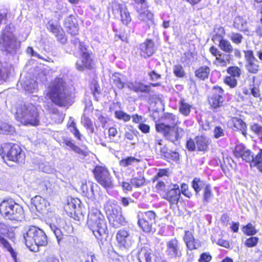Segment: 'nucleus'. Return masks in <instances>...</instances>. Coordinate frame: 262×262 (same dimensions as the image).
<instances>
[{"instance_id": "1", "label": "nucleus", "mask_w": 262, "mask_h": 262, "mask_svg": "<svg viewBox=\"0 0 262 262\" xmlns=\"http://www.w3.org/2000/svg\"><path fill=\"white\" fill-rule=\"evenodd\" d=\"M47 95L53 103L60 107H68L73 103L71 92L62 78H55L51 82Z\"/></svg>"}, {"instance_id": "2", "label": "nucleus", "mask_w": 262, "mask_h": 262, "mask_svg": "<svg viewBox=\"0 0 262 262\" xmlns=\"http://www.w3.org/2000/svg\"><path fill=\"white\" fill-rule=\"evenodd\" d=\"M14 111L15 119L21 124L32 126L39 124V113L35 105L32 103L17 104Z\"/></svg>"}, {"instance_id": "3", "label": "nucleus", "mask_w": 262, "mask_h": 262, "mask_svg": "<svg viewBox=\"0 0 262 262\" xmlns=\"http://www.w3.org/2000/svg\"><path fill=\"white\" fill-rule=\"evenodd\" d=\"M87 224L98 239L106 237L107 228L103 215L98 210L92 209L88 216Z\"/></svg>"}, {"instance_id": "4", "label": "nucleus", "mask_w": 262, "mask_h": 262, "mask_svg": "<svg viewBox=\"0 0 262 262\" xmlns=\"http://www.w3.org/2000/svg\"><path fill=\"white\" fill-rule=\"evenodd\" d=\"M0 213L5 219L11 221H21L25 217L23 207L11 199L1 202Z\"/></svg>"}, {"instance_id": "5", "label": "nucleus", "mask_w": 262, "mask_h": 262, "mask_svg": "<svg viewBox=\"0 0 262 262\" xmlns=\"http://www.w3.org/2000/svg\"><path fill=\"white\" fill-rule=\"evenodd\" d=\"M20 42L14 36L10 27L6 26L0 36V49L7 54H15L19 49Z\"/></svg>"}, {"instance_id": "6", "label": "nucleus", "mask_w": 262, "mask_h": 262, "mask_svg": "<svg viewBox=\"0 0 262 262\" xmlns=\"http://www.w3.org/2000/svg\"><path fill=\"white\" fill-rule=\"evenodd\" d=\"M24 238L28 247H30L33 243L38 247L45 246L48 244L47 236L45 232L34 226L25 228Z\"/></svg>"}, {"instance_id": "7", "label": "nucleus", "mask_w": 262, "mask_h": 262, "mask_svg": "<svg viewBox=\"0 0 262 262\" xmlns=\"http://www.w3.org/2000/svg\"><path fill=\"white\" fill-rule=\"evenodd\" d=\"M109 222L113 227L118 228L125 223L121 208L113 200H108L104 205Z\"/></svg>"}, {"instance_id": "8", "label": "nucleus", "mask_w": 262, "mask_h": 262, "mask_svg": "<svg viewBox=\"0 0 262 262\" xmlns=\"http://www.w3.org/2000/svg\"><path fill=\"white\" fill-rule=\"evenodd\" d=\"M0 154L4 159L18 163H23L25 158V153L20 147L11 143L3 144L0 149Z\"/></svg>"}, {"instance_id": "9", "label": "nucleus", "mask_w": 262, "mask_h": 262, "mask_svg": "<svg viewBox=\"0 0 262 262\" xmlns=\"http://www.w3.org/2000/svg\"><path fill=\"white\" fill-rule=\"evenodd\" d=\"M156 129L158 132L162 134L167 140L176 144L184 135V130L182 128L171 126L164 123L156 124Z\"/></svg>"}, {"instance_id": "10", "label": "nucleus", "mask_w": 262, "mask_h": 262, "mask_svg": "<svg viewBox=\"0 0 262 262\" xmlns=\"http://www.w3.org/2000/svg\"><path fill=\"white\" fill-rule=\"evenodd\" d=\"M93 173L98 183L105 189L113 188L112 177L105 167L96 166L93 170Z\"/></svg>"}, {"instance_id": "11", "label": "nucleus", "mask_w": 262, "mask_h": 262, "mask_svg": "<svg viewBox=\"0 0 262 262\" xmlns=\"http://www.w3.org/2000/svg\"><path fill=\"white\" fill-rule=\"evenodd\" d=\"M156 216L152 211H146L138 215V224L144 232L149 233L154 231L152 226L156 223Z\"/></svg>"}, {"instance_id": "12", "label": "nucleus", "mask_w": 262, "mask_h": 262, "mask_svg": "<svg viewBox=\"0 0 262 262\" xmlns=\"http://www.w3.org/2000/svg\"><path fill=\"white\" fill-rule=\"evenodd\" d=\"M117 242L121 247L129 249L134 243L133 234L127 229H122L118 231L116 234Z\"/></svg>"}, {"instance_id": "13", "label": "nucleus", "mask_w": 262, "mask_h": 262, "mask_svg": "<svg viewBox=\"0 0 262 262\" xmlns=\"http://www.w3.org/2000/svg\"><path fill=\"white\" fill-rule=\"evenodd\" d=\"M245 67L247 71L250 73L256 74L259 70V62L255 57L252 50L244 51Z\"/></svg>"}, {"instance_id": "14", "label": "nucleus", "mask_w": 262, "mask_h": 262, "mask_svg": "<svg viewBox=\"0 0 262 262\" xmlns=\"http://www.w3.org/2000/svg\"><path fill=\"white\" fill-rule=\"evenodd\" d=\"M80 49L82 51L81 60L77 61L76 64L77 70L82 71L85 68L91 69L92 65V60L86 48L79 42Z\"/></svg>"}, {"instance_id": "15", "label": "nucleus", "mask_w": 262, "mask_h": 262, "mask_svg": "<svg viewBox=\"0 0 262 262\" xmlns=\"http://www.w3.org/2000/svg\"><path fill=\"white\" fill-rule=\"evenodd\" d=\"M224 90L220 86H214L212 90L211 95L209 98V102L214 108L220 107L224 101L223 97Z\"/></svg>"}, {"instance_id": "16", "label": "nucleus", "mask_w": 262, "mask_h": 262, "mask_svg": "<svg viewBox=\"0 0 262 262\" xmlns=\"http://www.w3.org/2000/svg\"><path fill=\"white\" fill-rule=\"evenodd\" d=\"M166 255L170 258H176L181 256V251L179 241L173 238L166 242Z\"/></svg>"}, {"instance_id": "17", "label": "nucleus", "mask_w": 262, "mask_h": 262, "mask_svg": "<svg viewBox=\"0 0 262 262\" xmlns=\"http://www.w3.org/2000/svg\"><path fill=\"white\" fill-rule=\"evenodd\" d=\"M79 200L75 199L68 200L64 206V209L68 215L76 220H79Z\"/></svg>"}, {"instance_id": "18", "label": "nucleus", "mask_w": 262, "mask_h": 262, "mask_svg": "<svg viewBox=\"0 0 262 262\" xmlns=\"http://www.w3.org/2000/svg\"><path fill=\"white\" fill-rule=\"evenodd\" d=\"M234 154L235 157L241 158L243 161L250 164L253 160V153L242 144H238L235 147Z\"/></svg>"}, {"instance_id": "19", "label": "nucleus", "mask_w": 262, "mask_h": 262, "mask_svg": "<svg viewBox=\"0 0 262 262\" xmlns=\"http://www.w3.org/2000/svg\"><path fill=\"white\" fill-rule=\"evenodd\" d=\"M139 50L141 57L144 58H148L156 51L155 43L151 39H147L140 45Z\"/></svg>"}, {"instance_id": "20", "label": "nucleus", "mask_w": 262, "mask_h": 262, "mask_svg": "<svg viewBox=\"0 0 262 262\" xmlns=\"http://www.w3.org/2000/svg\"><path fill=\"white\" fill-rule=\"evenodd\" d=\"M8 231V228L4 223L0 222V244L4 248L9 251L14 259L16 258V253L14 251L13 249L2 235L5 234Z\"/></svg>"}, {"instance_id": "21", "label": "nucleus", "mask_w": 262, "mask_h": 262, "mask_svg": "<svg viewBox=\"0 0 262 262\" xmlns=\"http://www.w3.org/2000/svg\"><path fill=\"white\" fill-rule=\"evenodd\" d=\"M112 7L113 11L117 10L120 12L121 20L124 25H127L131 21L130 15L125 5L115 2L112 3Z\"/></svg>"}, {"instance_id": "22", "label": "nucleus", "mask_w": 262, "mask_h": 262, "mask_svg": "<svg viewBox=\"0 0 262 262\" xmlns=\"http://www.w3.org/2000/svg\"><path fill=\"white\" fill-rule=\"evenodd\" d=\"M138 258L140 262H157L152 250L146 247L141 248L138 251Z\"/></svg>"}, {"instance_id": "23", "label": "nucleus", "mask_w": 262, "mask_h": 262, "mask_svg": "<svg viewBox=\"0 0 262 262\" xmlns=\"http://www.w3.org/2000/svg\"><path fill=\"white\" fill-rule=\"evenodd\" d=\"M181 195L179 187L178 185H173V188L170 189L163 196V198L167 200L170 205L177 204Z\"/></svg>"}, {"instance_id": "24", "label": "nucleus", "mask_w": 262, "mask_h": 262, "mask_svg": "<svg viewBox=\"0 0 262 262\" xmlns=\"http://www.w3.org/2000/svg\"><path fill=\"white\" fill-rule=\"evenodd\" d=\"M212 40L215 43L218 42L220 48L226 53L230 54L233 52V48L230 42L224 39L222 35H214L212 37Z\"/></svg>"}, {"instance_id": "25", "label": "nucleus", "mask_w": 262, "mask_h": 262, "mask_svg": "<svg viewBox=\"0 0 262 262\" xmlns=\"http://www.w3.org/2000/svg\"><path fill=\"white\" fill-rule=\"evenodd\" d=\"M48 29L55 36L58 41L63 44L66 42L67 38L65 33L60 26L49 23Z\"/></svg>"}, {"instance_id": "26", "label": "nucleus", "mask_w": 262, "mask_h": 262, "mask_svg": "<svg viewBox=\"0 0 262 262\" xmlns=\"http://www.w3.org/2000/svg\"><path fill=\"white\" fill-rule=\"evenodd\" d=\"M233 26L238 31L242 32L247 35H249L248 21L243 17L236 16L234 19Z\"/></svg>"}, {"instance_id": "27", "label": "nucleus", "mask_w": 262, "mask_h": 262, "mask_svg": "<svg viewBox=\"0 0 262 262\" xmlns=\"http://www.w3.org/2000/svg\"><path fill=\"white\" fill-rule=\"evenodd\" d=\"M64 25L67 28L68 32L72 35H75L78 33V25L76 19L73 15H70L65 19Z\"/></svg>"}, {"instance_id": "28", "label": "nucleus", "mask_w": 262, "mask_h": 262, "mask_svg": "<svg viewBox=\"0 0 262 262\" xmlns=\"http://www.w3.org/2000/svg\"><path fill=\"white\" fill-rule=\"evenodd\" d=\"M138 17L140 20L144 22L148 28L155 27L154 15L149 11L146 10L141 12L138 15Z\"/></svg>"}, {"instance_id": "29", "label": "nucleus", "mask_w": 262, "mask_h": 262, "mask_svg": "<svg viewBox=\"0 0 262 262\" xmlns=\"http://www.w3.org/2000/svg\"><path fill=\"white\" fill-rule=\"evenodd\" d=\"M194 140H195L196 148L198 150L205 151L208 150L210 143V140L208 137L198 136L195 138Z\"/></svg>"}, {"instance_id": "30", "label": "nucleus", "mask_w": 262, "mask_h": 262, "mask_svg": "<svg viewBox=\"0 0 262 262\" xmlns=\"http://www.w3.org/2000/svg\"><path fill=\"white\" fill-rule=\"evenodd\" d=\"M232 59V56L229 54L221 53L220 54L213 63L217 67H226L229 64Z\"/></svg>"}, {"instance_id": "31", "label": "nucleus", "mask_w": 262, "mask_h": 262, "mask_svg": "<svg viewBox=\"0 0 262 262\" xmlns=\"http://www.w3.org/2000/svg\"><path fill=\"white\" fill-rule=\"evenodd\" d=\"M128 88L135 92L148 93L149 92V85H145L139 82H129L127 84Z\"/></svg>"}, {"instance_id": "32", "label": "nucleus", "mask_w": 262, "mask_h": 262, "mask_svg": "<svg viewBox=\"0 0 262 262\" xmlns=\"http://www.w3.org/2000/svg\"><path fill=\"white\" fill-rule=\"evenodd\" d=\"M20 84L25 91L29 93L36 92L38 89L37 83L34 79H30L21 81Z\"/></svg>"}, {"instance_id": "33", "label": "nucleus", "mask_w": 262, "mask_h": 262, "mask_svg": "<svg viewBox=\"0 0 262 262\" xmlns=\"http://www.w3.org/2000/svg\"><path fill=\"white\" fill-rule=\"evenodd\" d=\"M210 72V68L206 66H202L195 70V77L202 80H205L209 77Z\"/></svg>"}, {"instance_id": "34", "label": "nucleus", "mask_w": 262, "mask_h": 262, "mask_svg": "<svg viewBox=\"0 0 262 262\" xmlns=\"http://www.w3.org/2000/svg\"><path fill=\"white\" fill-rule=\"evenodd\" d=\"M213 198V194L212 193L211 186L209 184H207L203 190V202L204 204L210 202Z\"/></svg>"}, {"instance_id": "35", "label": "nucleus", "mask_w": 262, "mask_h": 262, "mask_svg": "<svg viewBox=\"0 0 262 262\" xmlns=\"http://www.w3.org/2000/svg\"><path fill=\"white\" fill-rule=\"evenodd\" d=\"M192 105L186 102L184 99H181L179 102V111L184 116L189 115Z\"/></svg>"}, {"instance_id": "36", "label": "nucleus", "mask_w": 262, "mask_h": 262, "mask_svg": "<svg viewBox=\"0 0 262 262\" xmlns=\"http://www.w3.org/2000/svg\"><path fill=\"white\" fill-rule=\"evenodd\" d=\"M231 123L233 126V129L244 130L246 128V124L241 118L234 117L231 119Z\"/></svg>"}, {"instance_id": "37", "label": "nucleus", "mask_w": 262, "mask_h": 262, "mask_svg": "<svg viewBox=\"0 0 262 262\" xmlns=\"http://www.w3.org/2000/svg\"><path fill=\"white\" fill-rule=\"evenodd\" d=\"M140 162V160L133 157H127L124 159H122L119 162L121 166L126 167L130 165H133L135 163H138Z\"/></svg>"}, {"instance_id": "38", "label": "nucleus", "mask_w": 262, "mask_h": 262, "mask_svg": "<svg viewBox=\"0 0 262 262\" xmlns=\"http://www.w3.org/2000/svg\"><path fill=\"white\" fill-rule=\"evenodd\" d=\"M255 76L252 77V83L250 84L251 94L255 98H258L260 96V90L258 84L255 83Z\"/></svg>"}, {"instance_id": "39", "label": "nucleus", "mask_w": 262, "mask_h": 262, "mask_svg": "<svg viewBox=\"0 0 262 262\" xmlns=\"http://www.w3.org/2000/svg\"><path fill=\"white\" fill-rule=\"evenodd\" d=\"M81 123L86 129L90 130L91 134H93L94 132L93 122L90 118L85 115H83L81 117Z\"/></svg>"}, {"instance_id": "40", "label": "nucleus", "mask_w": 262, "mask_h": 262, "mask_svg": "<svg viewBox=\"0 0 262 262\" xmlns=\"http://www.w3.org/2000/svg\"><path fill=\"white\" fill-rule=\"evenodd\" d=\"M207 184L199 178H195L192 182V186L196 193H199Z\"/></svg>"}, {"instance_id": "41", "label": "nucleus", "mask_w": 262, "mask_h": 262, "mask_svg": "<svg viewBox=\"0 0 262 262\" xmlns=\"http://www.w3.org/2000/svg\"><path fill=\"white\" fill-rule=\"evenodd\" d=\"M50 227L51 230L55 234L58 245H60V241L63 239V234L61 229L54 224H50Z\"/></svg>"}, {"instance_id": "42", "label": "nucleus", "mask_w": 262, "mask_h": 262, "mask_svg": "<svg viewBox=\"0 0 262 262\" xmlns=\"http://www.w3.org/2000/svg\"><path fill=\"white\" fill-rule=\"evenodd\" d=\"M227 72L230 76L238 78L242 75V70L237 66H231L227 69Z\"/></svg>"}, {"instance_id": "43", "label": "nucleus", "mask_w": 262, "mask_h": 262, "mask_svg": "<svg viewBox=\"0 0 262 262\" xmlns=\"http://www.w3.org/2000/svg\"><path fill=\"white\" fill-rule=\"evenodd\" d=\"M31 203L34 205L37 210H41L45 203V200L39 195H36L31 199Z\"/></svg>"}, {"instance_id": "44", "label": "nucleus", "mask_w": 262, "mask_h": 262, "mask_svg": "<svg viewBox=\"0 0 262 262\" xmlns=\"http://www.w3.org/2000/svg\"><path fill=\"white\" fill-rule=\"evenodd\" d=\"M130 182L133 186L140 187L144 184L145 180L144 176L140 175L138 177L132 178L130 179Z\"/></svg>"}, {"instance_id": "45", "label": "nucleus", "mask_w": 262, "mask_h": 262, "mask_svg": "<svg viewBox=\"0 0 262 262\" xmlns=\"http://www.w3.org/2000/svg\"><path fill=\"white\" fill-rule=\"evenodd\" d=\"M244 234L248 236H253L256 234L257 231L251 223H248L242 228Z\"/></svg>"}, {"instance_id": "46", "label": "nucleus", "mask_w": 262, "mask_h": 262, "mask_svg": "<svg viewBox=\"0 0 262 262\" xmlns=\"http://www.w3.org/2000/svg\"><path fill=\"white\" fill-rule=\"evenodd\" d=\"M164 120L169 126H174L177 124V119L176 116L171 113H166L164 115Z\"/></svg>"}, {"instance_id": "47", "label": "nucleus", "mask_w": 262, "mask_h": 262, "mask_svg": "<svg viewBox=\"0 0 262 262\" xmlns=\"http://www.w3.org/2000/svg\"><path fill=\"white\" fill-rule=\"evenodd\" d=\"M229 37L232 42L236 45L241 44L244 38L241 34L236 32L230 33Z\"/></svg>"}, {"instance_id": "48", "label": "nucleus", "mask_w": 262, "mask_h": 262, "mask_svg": "<svg viewBox=\"0 0 262 262\" xmlns=\"http://www.w3.org/2000/svg\"><path fill=\"white\" fill-rule=\"evenodd\" d=\"M70 132L73 134L74 137L78 140H81V134L76 127V123L72 121L68 126Z\"/></svg>"}, {"instance_id": "49", "label": "nucleus", "mask_w": 262, "mask_h": 262, "mask_svg": "<svg viewBox=\"0 0 262 262\" xmlns=\"http://www.w3.org/2000/svg\"><path fill=\"white\" fill-rule=\"evenodd\" d=\"M14 127L0 120V134H9L13 132Z\"/></svg>"}, {"instance_id": "50", "label": "nucleus", "mask_w": 262, "mask_h": 262, "mask_svg": "<svg viewBox=\"0 0 262 262\" xmlns=\"http://www.w3.org/2000/svg\"><path fill=\"white\" fill-rule=\"evenodd\" d=\"M63 143L67 146L69 147L70 149L74 152L80 154L81 152V149L76 146L71 139H66L63 140Z\"/></svg>"}, {"instance_id": "51", "label": "nucleus", "mask_w": 262, "mask_h": 262, "mask_svg": "<svg viewBox=\"0 0 262 262\" xmlns=\"http://www.w3.org/2000/svg\"><path fill=\"white\" fill-rule=\"evenodd\" d=\"M174 75L179 78H182L185 75V72L183 67L180 64H176L173 67Z\"/></svg>"}, {"instance_id": "52", "label": "nucleus", "mask_w": 262, "mask_h": 262, "mask_svg": "<svg viewBox=\"0 0 262 262\" xmlns=\"http://www.w3.org/2000/svg\"><path fill=\"white\" fill-rule=\"evenodd\" d=\"M115 116L117 119L123 120L124 122L129 121L131 118L129 115L122 111H115Z\"/></svg>"}, {"instance_id": "53", "label": "nucleus", "mask_w": 262, "mask_h": 262, "mask_svg": "<svg viewBox=\"0 0 262 262\" xmlns=\"http://www.w3.org/2000/svg\"><path fill=\"white\" fill-rule=\"evenodd\" d=\"M94 185L91 183L83 184L81 186V189L85 195L92 196L94 195Z\"/></svg>"}, {"instance_id": "54", "label": "nucleus", "mask_w": 262, "mask_h": 262, "mask_svg": "<svg viewBox=\"0 0 262 262\" xmlns=\"http://www.w3.org/2000/svg\"><path fill=\"white\" fill-rule=\"evenodd\" d=\"M224 82L232 89L235 88L237 85V78L230 76H226L224 78Z\"/></svg>"}, {"instance_id": "55", "label": "nucleus", "mask_w": 262, "mask_h": 262, "mask_svg": "<svg viewBox=\"0 0 262 262\" xmlns=\"http://www.w3.org/2000/svg\"><path fill=\"white\" fill-rule=\"evenodd\" d=\"M213 137L215 139H219L225 136V129L220 126H215L213 131Z\"/></svg>"}, {"instance_id": "56", "label": "nucleus", "mask_w": 262, "mask_h": 262, "mask_svg": "<svg viewBox=\"0 0 262 262\" xmlns=\"http://www.w3.org/2000/svg\"><path fill=\"white\" fill-rule=\"evenodd\" d=\"M259 241V238L255 236H252L247 238L245 242V245L247 247L252 248L255 247Z\"/></svg>"}, {"instance_id": "57", "label": "nucleus", "mask_w": 262, "mask_h": 262, "mask_svg": "<svg viewBox=\"0 0 262 262\" xmlns=\"http://www.w3.org/2000/svg\"><path fill=\"white\" fill-rule=\"evenodd\" d=\"M64 115L58 111L54 112L52 115V119L57 123H61L64 119Z\"/></svg>"}, {"instance_id": "58", "label": "nucleus", "mask_w": 262, "mask_h": 262, "mask_svg": "<svg viewBox=\"0 0 262 262\" xmlns=\"http://www.w3.org/2000/svg\"><path fill=\"white\" fill-rule=\"evenodd\" d=\"M169 174V170L168 169H160L157 174L153 178V182L158 181L160 178L163 176H168Z\"/></svg>"}, {"instance_id": "59", "label": "nucleus", "mask_w": 262, "mask_h": 262, "mask_svg": "<svg viewBox=\"0 0 262 262\" xmlns=\"http://www.w3.org/2000/svg\"><path fill=\"white\" fill-rule=\"evenodd\" d=\"M262 162V149L259 150V152L254 157L253 156V160L252 163L250 164V166H255Z\"/></svg>"}, {"instance_id": "60", "label": "nucleus", "mask_w": 262, "mask_h": 262, "mask_svg": "<svg viewBox=\"0 0 262 262\" xmlns=\"http://www.w3.org/2000/svg\"><path fill=\"white\" fill-rule=\"evenodd\" d=\"M113 79L114 81V84L118 89H122L124 88V83L119 77L117 76L116 75H114L113 77Z\"/></svg>"}, {"instance_id": "61", "label": "nucleus", "mask_w": 262, "mask_h": 262, "mask_svg": "<svg viewBox=\"0 0 262 262\" xmlns=\"http://www.w3.org/2000/svg\"><path fill=\"white\" fill-rule=\"evenodd\" d=\"M186 147L188 150L194 151L196 148L195 140L191 139H189L186 143Z\"/></svg>"}, {"instance_id": "62", "label": "nucleus", "mask_w": 262, "mask_h": 262, "mask_svg": "<svg viewBox=\"0 0 262 262\" xmlns=\"http://www.w3.org/2000/svg\"><path fill=\"white\" fill-rule=\"evenodd\" d=\"M158 182L156 185V188L158 192H165L166 188V185L163 181H157Z\"/></svg>"}, {"instance_id": "63", "label": "nucleus", "mask_w": 262, "mask_h": 262, "mask_svg": "<svg viewBox=\"0 0 262 262\" xmlns=\"http://www.w3.org/2000/svg\"><path fill=\"white\" fill-rule=\"evenodd\" d=\"M138 127L144 134H147L150 131V126L143 122L139 123Z\"/></svg>"}, {"instance_id": "64", "label": "nucleus", "mask_w": 262, "mask_h": 262, "mask_svg": "<svg viewBox=\"0 0 262 262\" xmlns=\"http://www.w3.org/2000/svg\"><path fill=\"white\" fill-rule=\"evenodd\" d=\"M211 258V256L209 253H203L200 255L199 261L200 262H209Z\"/></svg>"}]
</instances>
